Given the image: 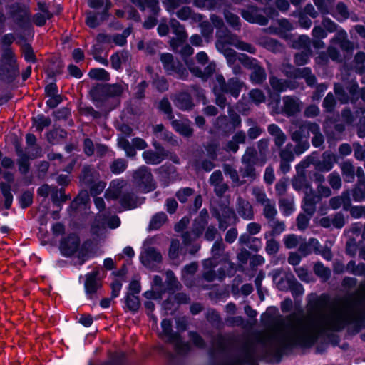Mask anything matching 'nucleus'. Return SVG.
Listing matches in <instances>:
<instances>
[{
	"label": "nucleus",
	"mask_w": 365,
	"mask_h": 365,
	"mask_svg": "<svg viewBox=\"0 0 365 365\" xmlns=\"http://www.w3.org/2000/svg\"><path fill=\"white\" fill-rule=\"evenodd\" d=\"M237 212L245 220H252L254 212L252 205L249 202L245 201L242 197L237 199Z\"/></svg>",
	"instance_id": "30"
},
{
	"label": "nucleus",
	"mask_w": 365,
	"mask_h": 365,
	"mask_svg": "<svg viewBox=\"0 0 365 365\" xmlns=\"http://www.w3.org/2000/svg\"><path fill=\"white\" fill-rule=\"evenodd\" d=\"M81 245V238L78 233L70 232L61 238L58 249L64 257H71L78 253Z\"/></svg>",
	"instance_id": "4"
},
{
	"label": "nucleus",
	"mask_w": 365,
	"mask_h": 365,
	"mask_svg": "<svg viewBox=\"0 0 365 365\" xmlns=\"http://www.w3.org/2000/svg\"><path fill=\"white\" fill-rule=\"evenodd\" d=\"M88 5L94 9H101L102 12L101 14L96 11L88 12L86 23H96L106 20L108 11L111 6L110 2L107 0H88Z\"/></svg>",
	"instance_id": "7"
},
{
	"label": "nucleus",
	"mask_w": 365,
	"mask_h": 365,
	"mask_svg": "<svg viewBox=\"0 0 365 365\" xmlns=\"http://www.w3.org/2000/svg\"><path fill=\"white\" fill-rule=\"evenodd\" d=\"M205 318L212 327L220 328L222 326V321L220 315L215 309H209L205 314Z\"/></svg>",
	"instance_id": "49"
},
{
	"label": "nucleus",
	"mask_w": 365,
	"mask_h": 365,
	"mask_svg": "<svg viewBox=\"0 0 365 365\" xmlns=\"http://www.w3.org/2000/svg\"><path fill=\"white\" fill-rule=\"evenodd\" d=\"M289 67L292 69V71L289 73H287V76L292 78H304L306 79L309 75L312 74V70L309 67H304L302 68H294L291 65H289Z\"/></svg>",
	"instance_id": "47"
},
{
	"label": "nucleus",
	"mask_w": 365,
	"mask_h": 365,
	"mask_svg": "<svg viewBox=\"0 0 365 365\" xmlns=\"http://www.w3.org/2000/svg\"><path fill=\"white\" fill-rule=\"evenodd\" d=\"M359 89V86L356 81H351L349 82L346 86V90L349 93V102H351L352 104H355L357 102V96Z\"/></svg>",
	"instance_id": "64"
},
{
	"label": "nucleus",
	"mask_w": 365,
	"mask_h": 365,
	"mask_svg": "<svg viewBox=\"0 0 365 365\" xmlns=\"http://www.w3.org/2000/svg\"><path fill=\"white\" fill-rule=\"evenodd\" d=\"M284 107L283 110L288 116H294L300 112V107L297 101L292 96H286L283 98Z\"/></svg>",
	"instance_id": "29"
},
{
	"label": "nucleus",
	"mask_w": 365,
	"mask_h": 365,
	"mask_svg": "<svg viewBox=\"0 0 365 365\" xmlns=\"http://www.w3.org/2000/svg\"><path fill=\"white\" fill-rule=\"evenodd\" d=\"M29 15V8L19 3L12 4L6 7V13L0 11V23L6 20L25 21Z\"/></svg>",
	"instance_id": "6"
},
{
	"label": "nucleus",
	"mask_w": 365,
	"mask_h": 365,
	"mask_svg": "<svg viewBox=\"0 0 365 365\" xmlns=\"http://www.w3.org/2000/svg\"><path fill=\"white\" fill-rule=\"evenodd\" d=\"M172 125L175 130L185 138H190L193 135V129L190 125V121L182 122L179 120H173Z\"/></svg>",
	"instance_id": "33"
},
{
	"label": "nucleus",
	"mask_w": 365,
	"mask_h": 365,
	"mask_svg": "<svg viewBox=\"0 0 365 365\" xmlns=\"http://www.w3.org/2000/svg\"><path fill=\"white\" fill-rule=\"evenodd\" d=\"M128 361L127 354L125 351L111 353L108 360L93 362L89 360L88 365H126Z\"/></svg>",
	"instance_id": "18"
},
{
	"label": "nucleus",
	"mask_w": 365,
	"mask_h": 365,
	"mask_svg": "<svg viewBox=\"0 0 365 365\" xmlns=\"http://www.w3.org/2000/svg\"><path fill=\"white\" fill-rule=\"evenodd\" d=\"M98 272L92 271L86 274L84 282L85 293L88 299H93L99 289L102 287V283L98 278Z\"/></svg>",
	"instance_id": "12"
},
{
	"label": "nucleus",
	"mask_w": 365,
	"mask_h": 365,
	"mask_svg": "<svg viewBox=\"0 0 365 365\" xmlns=\"http://www.w3.org/2000/svg\"><path fill=\"white\" fill-rule=\"evenodd\" d=\"M238 61L245 68L250 70L254 69L259 65V62L257 59L250 57L245 53H240L238 57Z\"/></svg>",
	"instance_id": "54"
},
{
	"label": "nucleus",
	"mask_w": 365,
	"mask_h": 365,
	"mask_svg": "<svg viewBox=\"0 0 365 365\" xmlns=\"http://www.w3.org/2000/svg\"><path fill=\"white\" fill-rule=\"evenodd\" d=\"M287 282L293 295H299L303 293L304 288L302 284H300L294 275L287 277Z\"/></svg>",
	"instance_id": "56"
},
{
	"label": "nucleus",
	"mask_w": 365,
	"mask_h": 365,
	"mask_svg": "<svg viewBox=\"0 0 365 365\" xmlns=\"http://www.w3.org/2000/svg\"><path fill=\"white\" fill-rule=\"evenodd\" d=\"M153 85L160 93H164L169 89V83L165 77H159L158 74H155V78L153 81Z\"/></svg>",
	"instance_id": "63"
},
{
	"label": "nucleus",
	"mask_w": 365,
	"mask_h": 365,
	"mask_svg": "<svg viewBox=\"0 0 365 365\" xmlns=\"http://www.w3.org/2000/svg\"><path fill=\"white\" fill-rule=\"evenodd\" d=\"M258 44L266 50L273 53H279L282 49V44L277 39L262 36L258 39Z\"/></svg>",
	"instance_id": "23"
},
{
	"label": "nucleus",
	"mask_w": 365,
	"mask_h": 365,
	"mask_svg": "<svg viewBox=\"0 0 365 365\" xmlns=\"http://www.w3.org/2000/svg\"><path fill=\"white\" fill-rule=\"evenodd\" d=\"M350 324L351 319L349 317H340L330 322L329 329L334 332H341Z\"/></svg>",
	"instance_id": "40"
},
{
	"label": "nucleus",
	"mask_w": 365,
	"mask_h": 365,
	"mask_svg": "<svg viewBox=\"0 0 365 365\" xmlns=\"http://www.w3.org/2000/svg\"><path fill=\"white\" fill-rule=\"evenodd\" d=\"M313 270L314 274L320 277L324 282L327 281L331 277V270L329 267H325L321 262L314 264Z\"/></svg>",
	"instance_id": "48"
},
{
	"label": "nucleus",
	"mask_w": 365,
	"mask_h": 365,
	"mask_svg": "<svg viewBox=\"0 0 365 365\" xmlns=\"http://www.w3.org/2000/svg\"><path fill=\"white\" fill-rule=\"evenodd\" d=\"M67 135L68 133L64 128H53L46 133V139L50 144L55 145L66 139Z\"/></svg>",
	"instance_id": "31"
},
{
	"label": "nucleus",
	"mask_w": 365,
	"mask_h": 365,
	"mask_svg": "<svg viewBox=\"0 0 365 365\" xmlns=\"http://www.w3.org/2000/svg\"><path fill=\"white\" fill-rule=\"evenodd\" d=\"M312 24H278V26H275L274 24H271L269 27L265 29V31L271 34L277 35L282 39L288 40L291 37L290 31L298 27L309 29Z\"/></svg>",
	"instance_id": "11"
},
{
	"label": "nucleus",
	"mask_w": 365,
	"mask_h": 365,
	"mask_svg": "<svg viewBox=\"0 0 365 365\" xmlns=\"http://www.w3.org/2000/svg\"><path fill=\"white\" fill-rule=\"evenodd\" d=\"M158 109L167 115V118L169 120L174 118L171 103L167 97H163L159 102Z\"/></svg>",
	"instance_id": "57"
},
{
	"label": "nucleus",
	"mask_w": 365,
	"mask_h": 365,
	"mask_svg": "<svg viewBox=\"0 0 365 365\" xmlns=\"http://www.w3.org/2000/svg\"><path fill=\"white\" fill-rule=\"evenodd\" d=\"M140 262L145 267L148 266L151 262L160 264L163 262V257L160 251L155 247H150L145 250V255L140 256Z\"/></svg>",
	"instance_id": "22"
},
{
	"label": "nucleus",
	"mask_w": 365,
	"mask_h": 365,
	"mask_svg": "<svg viewBox=\"0 0 365 365\" xmlns=\"http://www.w3.org/2000/svg\"><path fill=\"white\" fill-rule=\"evenodd\" d=\"M319 242L315 237H310L308 242H302L298 248V251L302 257H307L312 254V251L319 253Z\"/></svg>",
	"instance_id": "25"
},
{
	"label": "nucleus",
	"mask_w": 365,
	"mask_h": 365,
	"mask_svg": "<svg viewBox=\"0 0 365 365\" xmlns=\"http://www.w3.org/2000/svg\"><path fill=\"white\" fill-rule=\"evenodd\" d=\"M31 120L33 126L38 132L43 131L45 128L50 126L51 124V118L45 116L43 114H38L36 117H32Z\"/></svg>",
	"instance_id": "43"
},
{
	"label": "nucleus",
	"mask_w": 365,
	"mask_h": 365,
	"mask_svg": "<svg viewBox=\"0 0 365 365\" xmlns=\"http://www.w3.org/2000/svg\"><path fill=\"white\" fill-rule=\"evenodd\" d=\"M279 207L284 216L291 215L294 210L293 202L287 198H282L279 200Z\"/></svg>",
	"instance_id": "60"
},
{
	"label": "nucleus",
	"mask_w": 365,
	"mask_h": 365,
	"mask_svg": "<svg viewBox=\"0 0 365 365\" xmlns=\"http://www.w3.org/2000/svg\"><path fill=\"white\" fill-rule=\"evenodd\" d=\"M14 65H19L16 55L12 48L1 50L0 56V67H10Z\"/></svg>",
	"instance_id": "34"
},
{
	"label": "nucleus",
	"mask_w": 365,
	"mask_h": 365,
	"mask_svg": "<svg viewBox=\"0 0 365 365\" xmlns=\"http://www.w3.org/2000/svg\"><path fill=\"white\" fill-rule=\"evenodd\" d=\"M154 171L158 175V180L163 187L169 186L176 180L177 169L169 162L156 168Z\"/></svg>",
	"instance_id": "9"
},
{
	"label": "nucleus",
	"mask_w": 365,
	"mask_h": 365,
	"mask_svg": "<svg viewBox=\"0 0 365 365\" xmlns=\"http://www.w3.org/2000/svg\"><path fill=\"white\" fill-rule=\"evenodd\" d=\"M88 75L91 79L101 81H108L110 78L109 72L102 68H91Z\"/></svg>",
	"instance_id": "46"
},
{
	"label": "nucleus",
	"mask_w": 365,
	"mask_h": 365,
	"mask_svg": "<svg viewBox=\"0 0 365 365\" xmlns=\"http://www.w3.org/2000/svg\"><path fill=\"white\" fill-rule=\"evenodd\" d=\"M19 206L25 210L32 205L34 202V192L31 190H26L17 197Z\"/></svg>",
	"instance_id": "42"
},
{
	"label": "nucleus",
	"mask_w": 365,
	"mask_h": 365,
	"mask_svg": "<svg viewBox=\"0 0 365 365\" xmlns=\"http://www.w3.org/2000/svg\"><path fill=\"white\" fill-rule=\"evenodd\" d=\"M265 13L255 7H250L242 12L244 19L249 23H267L269 19L264 16L262 14Z\"/></svg>",
	"instance_id": "19"
},
{
	"label": "nucleus",
	"mask_w": 365,
	"mask_h": 365,
	"mask_svg": "<svg viewBox=\"0 0 365 365\" xmlns=\"http://www.w3.org/2000/svg\"><path fill=\"white\" fill-rule=\"evenodd\" d=\"M331 303V299L329 294L322 293L319 297H315L309 301V305L314 309H319L329 307Z\"/></svg>",
	"instance_id": "32"
},
{
	"label": "nucleus",
	"mask_w": 365,
	"mask_h": 365,
	"mask_svg": "<svg viewBox=\"0 0 365 365\" xmlns=\"http://www.w3.org/2000/svg\"><path fill=\"white\" fill-rule=\"evenodd\" d=\"M267 78L265 69L260 65H258L251 72L250 75V81L255 84H262Z\"/></svg>",
	"instance_id": "45"
},
{
	"label": "nucleus",
	"mask_w": 365,
	"mask_h": 365,
	"mask_svg": "<svg viewBox=\"0 0 365 365\" xmlns=\"http://www.w3.org/2000/svg\"><path fill=\"white\" fill-rule=\"evenodd\" d=\"M269 83L274 91L284 92L288 87V81L282 80L277 76H272L269 78Z\"/></svg>",
	"instance_id": "53"
},
{
	"label": "nucleus",
	"mask_w": 365,
	"mask_h": 365,
	"mask_svg": "<svg viewBox=\"0 0 365 365\" xmlns=\"http://www.w3.org/2000/svg\"><path fill=\"white\" fill-rule=\"evenodd\" d=\"M93 246V241L91 239H87L81 243L80 248L78 250L77 258L79 261V264L83 265L88 261L91 257V248Z\"/></svg>",
	"instance_id": "26"
},
{
	"label": "nucleus",
	"mask_w": 365,
	"mask_h": 365,
	"mask_svg": "<svg viewBox=\"0 0 365 365\" xmlns=\"http://www.w3.org/2000/svg\"><path fill=\"white\" fill-rule=\"evenodd\" d=\"M351 326L346 329V334L349 336H354L359 333L365 326V314L360 313L357 318L351 321Z\"/></svg>",
	"instance_id": "35"
},
{
	"label": "nucleus",
	"mask_w": 365,
	"mask_h": 365,
	"mask_svg": "<svg viewBox=\"0 0 365 365\" xmlns=\"http://www.w3.org/2000/svg\"><path fill=\"white\" fill-rule=\"evenodd\" d=\"M312 195H306L302 202V209L305 213L309 216H312L316 211V200L317 195L312 190Z\"/></svg>",
	"instance_id": "37"
},
{
	"label": "nucleus",
	"mask_w": 365,
	"mask_h": 365,
	"mask_svg": "<svg viewBox=\"0 0 365 365\" xmlns=\"http://www.w3.org/2000/svg\"><path fill=\"white\" fill-rule=\"evenodd\" d=\"M128 164L125 160L118 158L112 162L110 165V169L112 173L119 175L125 170Z\"/></svg>",
	"instance_id": "58"
},
{
	"label": "nucleus",
	"mask_w": 365,
	"mask_h": 365,
	"mask_svg": "<svg viewBox=\"0 0 365 365\" xmlns=\"http://www.w3.org/2000/svg\"><path fill=\"white\" fill-rule=\"evenodd\" d=\"M160 60L168 76H173L175 78L182 81H186L188 78L189 73L187 68L181 61L178 60L175 61L171 53H161Z\"/></svg>",
	"instance_id": "3"
},
{
	"label": "nucleus",
	"mask_w": 365,
	"mask_h": 365,
	"mask_svg": "<svg viewBox=\"0 0 365 365\" xmlns=\"http://www.w3.org/2000/svg\"><path fill=\"white\" fill-rule=\"evenodd\" d=\"M353 200L355 202H362L365 200V184L356 183L351 190Z\"/></svg>",
	"instance_id": "59"
},
{
	"label": "nucleus",
	"mask_w": 365,
	"mask_h": 365,
	"mask_svg": "<svg viewBox=\"0 0 365 365\" xmlns=\"http://www.w3.org/2000/svg\"><path fill=\"white\" fill-rule=\"evenodd\" d=\"M133 178L145 193L152 192L156 188L150 169L147 166L142 165L135 171Z\"/></svg>",
	"instance_id": "5"
},
{
	"label": "nucleus",
	"mask_w": 365,
	"mask_h": 365,
	"mask_svg": "<svg viewBox=\"0 0 365 365\" xmlns=\"http://www.w3.org/2000/svg\"><path fill=\"white\" fill-rule=\"evenodd\" d=\"M299 331L298 334L281 336L284 338V343L291 355L294 354L295 349L306 350L312 348L318 341V336L307 333L304 327L301 328Z\"/></svg>",
	"instance_id": "1"
},
{
	"label": "nucleus",
	"mask_w": 365,
	"mask_h": 365,
	"mask_svg": "<svg viewBox=\"0 0 365 365\" xmlns=\"http://www.w3.org/2000/svg\"><path fill=\"white\" fill-rule=\"evenodd\" d=\"M227 365H259L253 355V351L247 346H243L239 354L230 359Z\"/></svg>",
	"instance_id": "13"
},
{
	"label": "nucleus",
	"mask_w": 365,
	"mask_h": 365,
	"mask_svg": "<svg viewBox=\"0 0 365 365\" xmlns=\"http://www.w3.org/2000/svg\"><path fill=\"white\" fill-rule=\"evenodd\" d=\"M167 220V215L164 212H158L154 215L149 223V230H158Z\"/></svg>",
	"instance_id": "51"
},
{
	"label": "nucleus",
	"mask_w": 365,
	"mask_h": 365,
	"mask_svg": "<svg viewBox=\"0 0 365 365\" xmlns=\"http://www.w3.org/2000/svg\"><path fill=\"white\" fill-rule=\"evenodd\" d=\"M142 157L145 163L148 165H158L165 159V158L162 157V155L153 150H145L142 154Z\"/></svg>",
	"instance_id": "41"
},
{
	"label": "nucleus",
	"mask_w": 365,
	"mask_h": 365,
	"mask_svg": "<svg viewBox=\"0 0 365 365\" xmlns=\"http://www.w3.org/2000/svg\"><path fill=\"white\" fill-rule=\"evenodd\" d=\"M160 324L163 334L168 337V342L173 339H180V334L173 330V325L170 319L165 318L161 321Z\"/></svg>",
	"instance_id": "38"
},
{
	"label": "nucleus",
	"mask_w": 365,
	"mask_h": 365,
	"mask_svg": "<svg viewBox=\"0 0 365 365\" xmlns=\"http://www.w3.org/2000/svg\"><path fill=\"white\" fill-rule=\"evenodd\" d=\"M217 83L213 86V93H227L228 81L226 82L222 74L216 75Z\"/></svg>",
	"instance_id": "61"
},
{
	"label": "nucleus",
	"mask_w": 365,
	"mask_h": 365,
	"mask_svg": "<svg viewBox=\"0 0 365 365\" xmlns=\"http://www.w3.org/2000/svg\"><path fill=\"white\" fill-rule=\"evenodd\" d=\"M170 343L174 344V349L177 354L180 356H186L192 350L190 344L188 341H185L180 335V339H173L169 341Z\"/></svg>",
	"instance_id": "36"
},
{
	"label": "nucleus",
	"mask_w": 365,
	"mask_h": 365,
	"mask_svg": "<svg viewBox=\"0 0 365 365\" xmlns=\"http://www.w3.org/2000/svg\"><path fill=\"white\" fill-rule=\"evenodd\" d=\"M14 26L10 28L14 32L16 38V44L22 46L23 43H30L34 36V24H12Z\"/></svg>",
	"instance_id": "10"
},
{
	"label": "nucleus",
	"mask_w": 365,
	"mask_h": 365,
	"mask_svg": "<svg viewBox=\"0 0 365 365\" xmlns=\"http://www.w3.org/2000/svg\"><path fill=\"white\" fill-rule=\"evenodd\" d=\"M80 182L86 186L92 185L94 182V175L89 165L84 166L79 176Z\"/></svg>",
	"instance_id": "50"
},
{
	"label": "nucleus",
	"mask_w": 365,
	"mask_h": 365,
	"mask_svg": "<svg viewBox=\"0 0 365 365\" xmlns=\"http://www.w3.org/2000/svg\"><path fill=\"white\" fill-rule=\"evenodd\" d=\"M249 158L247 159L242 158V162L246 163V166L242 173L243 178H250L255 180L257 177L256 170L255 168V161L257 160V153L252 149L250 153H248Z\"/></svg>",
	"instance_id": "21"
},
{
	"label": "nucleus",
	"mask_w": 365,
	"mask_h": 365,
	"mask_svg": "<svg viewBox=\"0 0 365 365\" xmlns=\"http://www.w3.org/2000/svg\"><path fill=\"white\" fill-rule=\"evenodd\" d=\"M291 354L284 343V338H270L269 346L266 349L259 359L267 364H280L284 357L289 356Z\"/></svg>",
	"instance_id": "2"
},
{
	"label": "nucleus",
	"mask_w": 365,
	"mask_h": 365,
	"mask_svg": "<svg viewBox=\"0 0 365 365\" xmlns=\"http://www.w3.org/2000/svg\"><path fill=\"white\" fill-rule=\"evenodd\" d=\"M138 197L133 192L123 193L120 199L119 203L125 210H130L138 207Z\"/></svg>",
	"instance_id": "28"
},
{
	"label": "nucleus",
	"mask_w": 365,
	"mask_h": 365,
	"mask_svg": "<svg viewBox=\"0 0 365 365\" xmlns=\"http://www.w3.org/2000/svg\"><path fill=\"white\" fill-rule=\"evenodd\" d=\"M341 169L344 181L352 182L355 178V170L351 162L349 160L343 162L341 165Z\"/></svg>",
	"instance_id": "44"
},
{
	"label": "nucleus",
	"mask_w": 365,
	"mask_h": 365,
	"mask_svg": "<svg viewBox=\"0 0 365 365\" xmlns=\"http://www.w3.org/2000/svg\"><path fill=\"white\" fill-rule=\"evenodd\" d=\"M227 365H259L253 355V351L247 346H243L239 354L230 359Z\"/></svg>",
	"instance_id": "14"
},
{
	"label": "nucleus",
	"mask_w": 365,
	"mask_h": 365,
	"mask_svg": "<svg viewBox=\"0 0 365 365\" xmlns=\"http://www.w3.org/2000/svg\"><path fill=\"white\" fill-rule=\"evenodd\" d=\"M216 46L224 48L226 45H232L237 40V35L231 33L227 24H216Z\"/></svg>",
	"instance_id": "15"
},
{
	"label": "nucleus",
	"mask_w": 365,
	"mask_h": 365,
	"mask_svg": "<svg viewBox=\"0 0 365 365\" xmlns=\"http://www.w3.org/2000/svg\"><path fill=\"white\" fill-rule=\"evenodd\" d=\"M93 101L103 102L108 99L106 83H97L89 91Z\"/></svg>",
	"instance_id": "24"
},
{
	"label": "nucleus",
	"mask_w": 365,
	"mask_h": 365,
	"mask_svg": "<svg viewBox=\"0 0 365 365\" xmlns=\"http://www.w3.org/2000/svg\"><path fill=\"white\" fill-rule=\"evenodd\" d=\"M125 307L123 309L126 312V309L133 314L137 313L141 306L140 299L137 295H132V293H126L124 297Z\"/></svg>",
	"instance_id": "27"
},
{
	"label": "nucleus",
	"mask_w": 365,
	"mask_h": 365,
	"mask_svg": "<svg viewBox=\"0 0 365 365\" xmlns=\"http://www.w3.org/2000/svg\"><path fill=\"white\" fill-rule=\"evenodd\" d=\"M244 83L237 77H232L228 79L227 93L235 98L240 96Z\"/></svg>",
	"instance_id": "39"
},
{
	"label": "nucleus",
	"mask_w": 365,
	"mask_h": 365,
	"mask_svg": "<svg viewBox=\"0 0 365 365\" xmlns=\"http://www.w3.org/2000/svg\"><path fill=\"white\" fill-rule=\"evenodd\" d=\"M336 105V101L334 96L331 92H329L324 98L322 102V107L324 108L325 112L332 113L335 109Z\"/></svg>",
	"instance_id": "62"
},
{
	"label": "nucleus",
	"mask_w": 365,
	"mask_h": 365,
	"mask_svg": "<svg viewBox=\"0 0 365 365\" xmlns=\"http://www.w3.org/2000/svg\"><path fill=\"white\" fill-rule=\"evenodd\" d=\"M334 91L341 103L346 104L349 102V95L341 83H336L334 84Z\"/></svg>",
	"instance_id": "55"
},
{
	"label": "nucleus",
	"mask_w": 365,
	"mask_h": 365,
	"mask_svg": "<svg viewBox=\"0 0 365 365\" xmlns=\"http://www.w3.org/2000/svg\"><path fill=\"white\" fill-rule=\"evenodd\" d=\"M1 175L6 182H0V191L4 197V208L8 210L11 209L14 201L11 184L14 181V174L10 171L2 170Z\"/></svg>",
	"instance_id": "8"
},
{
	"label": "nucleus",
	"mask_w": 365,
	"mask_h": 365,
	"mask_svg": "<svg viewBox=\"0 0 365 365\" xmlns=\"http://www.w3.org/2000/svg\"><path fill=\"white\" fill-rule=\"evenodd\" d=\"M176 108L182 111H191L194 109L195 104L191 94L188 91H179L172 98Z\"/></svg>",
	"instance_id": "16"
},
{
	"label": "nucleus",
	"mask_w": 365,
	"mask_h": 365,
	"mask_svg": "<svg viewBox=\"0 0 365 365\" xmlns=\"http://www.w3.org/2000/svg\"><path fill=\"white\" fill-rule=\"evenodd\" d=\"M20 74L19 65L0 67V80L5 84H12Z\"/></svg>",
	"instance_id": "20"
},
{
	"label": "nucleus",
	"mask_w": 365,
	"mask_h": 365,
	"mask_svg": "<svg viewBox=\"0 0 365 365\" xmlns=\"http://www.w3.org/2000/svg\"><path fill=\"white\" fill-rule=\"evenodd\" d=\"M21 46L25 61L27 63H36L37 62V58L35 55L31 44L23 43Z\"/></svg>",
	"instance_id": "52"
},
{
	"label": "nucleus",
	"mask_w": 365,
	"mask_h": 365,
	"mask_svg": "<svg viewBox=\"0 0 365 365\" xmlns=\"http://www.w3.org/2000/svg\"><path fill=\"white\" fill-rule=\"evenodd\" d=\"M336 160L337 156L335 154L330 150H326L322 155V160H317L313 164L316 170L327 173L333 168Z\"/></svg>",
	"instance_id": "17"
}]
</instances>
